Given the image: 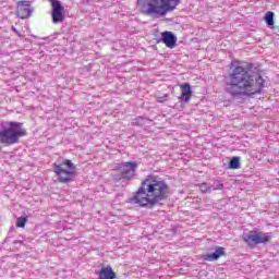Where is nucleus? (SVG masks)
I'll list each match as a JSON object with an SVG mask.
<instances>
[{
    "mask_svg": "<svg viewBox=\"0 0 279 279\" xmlns=\"http://www.w3.org/2000/svg\"><path fill=\"white\" fill-rule=\"evenodd\" d=\"M34 12V9L29 5V2L27 1H20L17 3V11L16 14L19 19L25 20L29 19Z\"/></svg>",
    "mask_w": 279,
    "mask_h": 279,
    "instance_id": "8",
    "label": "nucleus"
},
{
    "mask_svg": "<svg viewBox=\"0 0 279 279\" xmlns=\"http://www.w3.org/2000/svg\"><path fill=\"white\" fill-rule=\"evenodd\" d=\"M64 21V7L61 2H54L52 7V23L58 24Z\"/></svg>",
    "mask_w": 279,
    "mask_h": 279,
    "instance_id": "9",
    "label": "nucleus"
},
{
    "mask_svg": "<svg viewBox=\"0 0 279 279\" xmlns=\"http://www.w3.org/2000/svg\"><path fill=\"white\" fill-rule=\"evenodd\" d=\"M229 169H241V157H233L229 162Z\"/></svg>",
    "mask_w": 279,
    "mask_h": 279,
    "instance_id": "14",
    "label": "nucleus"
},
{
    "mask_svg": "<svg viewBox=\"0 0 279 279\" xmlns=\"http://www.w3.org/2000/svg\"><path fill=\"white\" fill-rule=\"evenodd\" d=\"M147 121V119L143 118V117H138L137 119H135L132 122V125H145V122Z\"/></svg>",
    "mask_w": 279,
    "mask_h": 279,
    "instance_id": "19",
    "label": "nucleus"
},
{
    "mask_svg": "<svg viewBox=\"0 0 279 279\" xmlns=\"http://www.w3.org/2000/svg\"><path fill=\"white\" fill-rule=\"evenodd\" d=\"M48 1H50V3H51V5H52V8H53V3H60V1H59V0H48Z\"/></svg>",
    "mask_w": 279,
    "mask_h": 279,
    "instance_id": "20",
    "label": "nucleus"
},
{
    "mask_svg": "<svg viewBox=\"0 0 279 279\" xmlns=\"http://www.w3.org/2000/svg\"><path fill=\"white\" fill-rule=\"evenodd\" d=\"M27 131L23 129L21 122H2L0 123V143L2 145H16L21 136H25Z\"/></svg>",
    "mask_w": 279,
    "mask_h": 279,
    "instance_id": "4",
    "label": "nucleus"
},
{
    "mask_svg": "<svg viewBox=\"0 0 279 279\" xmlns=\"http://www.w3.org/2000/svg\"><path fill=\"white\" fill-rule=\"evenodd\" d=\"M265 81L260 75H252L239 62H231L229 74L225 77V90L233 99L260 95Z\"/></svg>",
    "mask_w": 279,
    "mask_h": 279,
    "instance_id": "1",
    "label": "nucleus"
},
{
    "mask_svg": "<svg viewBox=\"0 0 279 279\" xmlns=\"http://www.w3.org/2000/svg\"><path fill=\"white\" fill-rule=\"evenodd\" d=\"M221 256H226V251H223V247L218 246V247H216L214 253L206 254L204 256V260H208L209 263H213L215 260H219V258H221Z\"/></svg>",
    "mask_w": 279,
    "mask_h": 279,
    "instance_id": "12",
    "label": "nucleus"
},
{
    "mask_svg": "<svg viewBox=\"0 0 279 279\" xmlns=\"http://www.w3.org/2000/svg\"><path fill=\"white\" fill-rule=\"evenodd\" d=\"M211 191H223V183L221 181H215L211 185Z\"/></svg>",
    "mask_w": 279,
    "mask_h": 279,
    "instance_id": "17",
    "label": "nucleus"
},
{
    "mask_svg": "<svg viewBox=\"0 0 279 279\" xmlns=\"http://www.w3.org/2000/svg\"><path fill=\"white\" fill-rule=\"evenodd\" d=\"M25 223H27V218H25V217L17 218V220H16L17 228H25Z\"/></svg>",
    "mask_w": 279,
    "mask_h": 279,
    "instance_id": "18",
    "label": "nucleus"
},
{
    "mask_svg": "<svg viewBox=\"0 0 279 279\" xmlns=\"http://www.w3.org/2000/svg\"><path fill=\"white\" fill-rule=\"evenodd\" d=\"M14 243H15V244H16V243H23V241H15Z\"/></svg>",
    "mask_w": 279,
    "mask_h": 279,
    "instance_id": "22",
    "label": "nucleus"
},
{
    "mask_svg": "<svg viewBox=\"0 0 279 279\" xmlns=\"http://www.w3.org/2000/svg\"><path fill=\"white\" fill-rule=\"evenodd\" d=\"M242 239L250 247H256V245H260V243H269L271 233H265L263 231H258V229H253L243 233Z\"/></svg>",
    "mask_w": 279,
    "mask_h": 279,
    "instance_id": "6",
    "label": "nucleus"
},
{
    "mask_svg": "<svg viewBox=\"0 0 279 279\" xmlns=\"http://www.w3.org/2000/svg\"><path fill=\"white\" fill-rule=\"evenodd\" d=\"M199 191L202 193H210L213 191V186L208 185V183L199 184Z\"/></svg>",
    "mask_w": 279,
    "mask_h": 279,
    "instance_id": "16",
    "label": "nucleus"
},
{
    "mask_svg": "<svg viewBox=\"0 0 279 279\" xmlns=\"http://www.w3.org/2000/svg\"><path fill=\"white\" fill-rule=\"evenodd\" d=\"M12 31L15 32L17 34V36H21V33H19V31H16V28L14 26H12Z\"/></svg>",
    "mask_w": 279,
    "mask_h": 279,
    "instance_id": "21",
    "label": "nucleus"
},
{
    "mask_svg": "<svg viewBox=\"0 0 279 279\" xmlns=\"http://www.w3.org/2000/svg\"><path fill=\"white\" fill-rule=\"evenodd\" d=\"M180 5V0H137V7L142 14L153 16V19H162L173 12Z\"/></svg>",
    "mask_w": 279,
    "mask_h": 279,
    "instance_id": "3",
    "label": "nucleus"
},
{
    "mask_svg": "<svg viewBox=\"0 0 279 279\" xmlns=\"http://www.w3.org/2000/svg\"><path fill=\"white\" fill-rule=\"evenodd\" d=\"M99 279H114L117 274L112 270V266L102 267L98 274Z\"/></svg>",
    "mask_w": 279,
    "mask_h": 279,
    "instance_id": "13",
    "label": "nucleus"
},
{
    "mask_svg": "<svg viewBox=\"0 0 279 279\" xmlns=\"http://www.w3.org/2000/svg\"><path fill=\"white\" fill-rule=\"evenodd\" d=\"M274 12L271 11H268L265 15V22H266V25H268V27H274Z\"/></svg>",
    "mask_w": 279,
    "mask_h": 279,
    "instance_id": "15",
    "label": "nucleus"
},
{
    "mask_svg": "<svg viewBox=\"0 0 279 279\" xmlns=\"http://www.w3.org/2000/svg\"><path fill=\"white\" fill-rule=\"evenodd\" d=\"M75 169V163L69 159H65L62 163L54 165L53 172L58 177V180L61 182V184H66L73 181Z\"/></svg>",
    "mask_w": 279,
    "mask_h": 279,
    "instance_id": "5",
    "label": "nucleus"
},
{
    "mask_svg": "<svg viewBox=\"0 0 279 279\" xmlns=\"http://www.w3.org/2000/svg\"><path fill=\"white\" fill-rule=\"evenodd\" d=\"M170 195L169 183L155 175H148L138 190L128 199V204L136 208H154Z\"/></svg>",
    "mask_w": 279,
    "mask_h": 279,
    "instance_id": "2",
    "label": "nucleus"
},
{
    "mask_svg": "<svg viewBox=\"0 0 279 279\" xmlns=\"http://www.w3.org/2000/svg\"><path fill=\"white\" fill-rule=\"evenodd\" d=\"M161 41L169 49H173L175 47V43H178V37H175L173 33L166 31L161 34Z\"/></svg>",
    "mask_w": 279,
    "mask_h": 279,
    "instance_id": "11",
    "label": "nucleus"
},
{
    "mask_svg": "<svg viewBox=\"0 0 279 279\" xmlns=\"http://www.w3.org/2000/svg\"><path fill=\"white\" fill-rule=\"evenodd\" d=\"M136 169H138V162L136 161H126L118 167L123 180H132L136 175Z\"/></svg>",
    "mask_w": 279,
    "mask_h": 279,
    "instance_id": "7",
    "label": "nucleus"
},
{
    "mask_svg": "<svg viewBox=\"0 0 279 279\" xmlns=\"http://www.w3.org/2000/svg\"><path fill=\"white\" fill-rule=\"evenodd\" d=\"M192 95L193 90H191V84L184 83L181 85V96L179 97L180 104H189Z\"/></svg>",
    "mask_w": 279,
    "mask_h": 279,
    "instance_id": "10",
    "label": "nucleus"
}]
</instances>
